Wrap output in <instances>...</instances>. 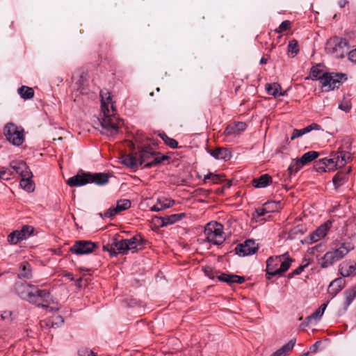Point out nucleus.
<instances>
[{
    "label": "nucleus",
    "instance_id": "obj_1",
    "mask_svg": "<svg viewBox=\"0 0 356 356\" xmlns=\"http://www.w3.org/2000/svg\"><path fill=\"white\" fill-rule=\"evenodd\" d=\"M323 63L314 65L309 72V75L305 77V80L319 81L323 92H329L338 89L348 79V76L342 72H323L319 67H323Z\"/></svg>",
    "mask_w": 356,
    "mask_h": 356
},
{
    "label": "nucleus",
    "instance_id": "obj_2",
    "mask_svg": "<svg viewBox=\"0 0 356 356\" xmlns=\"http://www.w3.org/2000/svg\"><path fill=\"white\" fill-rule=\"evenodd\" d=\"M110 177L106 172H91L80 169L75 175L68 179L67 184L70 187H80L88 184L104 186L109 182Z\"/></svg>",
    "mask_w": 356,
    "mask_h": 356
},
{
    "label": "nucleus",
    "instance_id": "obj_3",
    "mask_svg": "<svg viewBox=\"0 0 356 356\" xmlns=\"http://www.w3.org/2000/svg\"><path fill=\"white\" fill-rule=\"evenodd\" d=\"M349 49L350 44L347 39L334 36L327 41L325 51L327 54H332L338 58H343L348 53Z\"/></svg>",
    "mask_w": 356,
    "mask_h": 356
},
{
    "label": "nucleus",
    "instance_id": "obj_4",
    "mask_svg": "<svg viewBox=\"0 0 356 356\" xmlns=\"http://www.w3.org/2000/svg\"><path fill=\"white\" fill-rule=\"evenodd\" d=\"M102 97V110L104 112V118H98V124L102 127L104 131H101L102 134H106L108 136H114L119 132V127L118 124L114 123L109 118V110L108 105L104 102L103 92H100Z\"/></svg>",
    "mask_w": 356,
    "mask_h": 356
},
{
    "label": "nucleus",
    "instance_id": "obj_5",
    "mask_svg": "<svg viewBox=\"0 0 356 356\" xmlns=\"http://www.w3.org/2000/svg\"><path fill=\"white\" fill-rule=\"evenodd\" d=\"M28 302L39 308L49 307V304L54 303L50 291L47 289H40L35 285H33L31 289Z\"/></svg>",
    "mask_w": 356,
    "mask_h": 356
},
{
    "label": "nucleus",
    "instance_id": "obj_6",
    "mask_svg": "<svg viewBox=\"0 0 356 356\" xmlns=\"http://www.w3.org/2000/svg\"><path fill=\"white\" fill-rule=\"evenodd\" d=\"M3 134L6 140L15 146H20L24 141L23 128L13 122H8L4 126Z\"/></svg>",
    "mask_w": 356,
    "mask_h": 356
},
{
    "label": "nucleus",
    "instance_id": "obj_7",
    "mask_svg": "<svg viewBox=\"0 0 356 356\" xmlns=\"http://www.w3.org/2000/svg\"><path fill=\"white\" fill-rule=\"evenodd\" d=\"M222 229V225L219 222L207 223L204 227V234L207 236V241L216 245L222 244L225 241Z\"/></svg>",
    "mask_w": 356,
    "mask_h": 356
},
{
    "label": "nucleus",
    "instance_id": "obj_8",
    "mask_svg": "<svg viewBox=\"0 0 356 356\" xmlns=\"http://www.w3.org/2000/svg\"><path fill=\"white\" fill-rule=\"evenodd\" d=\"M99 248V244L88 240H78L69 249L72 254L85 255L95 252Z\"/></svg>",
    "mask_w": 356,
    "mask_h": 356
},
{
    "label": "nucleus",
    "instance_id": "obj_9",
    "mask_svg": "<svg viewBox=\"0 0 356 356\" xmlns=\"http://www.w3.org/2000/svg\"><path fill=\"white\" fill-rule=\"evenodd\" d=\"M332 225V222L330 220L325 221L316 230L312 232L308 236L300 241L302 244L310 245L318 241L321 238L327 235Z\"/></svg>",
    "mask_w": 356,
    "mask_h": 356
},
{
    "label": "nucleus",
    "instance_id": "obj_10",
    "mask_svg": "<svg viewBox=\"0 0 356 356\" xmlns=\"http://www.w3.org/2000/svg\"><path fill=\"white\" fill-rule=\"evenodd\" d=\"M258 244L253 239H246L243 243H238L234 248L235 254L239 257L252 255L257 252Z\"/></svg>",
    "mask_w": 356,
    "mask_h": 356
},
{
    "label": "nucleus",
    "instance_id": "obj_11",
    "mask_svg": "<svg viewBox=\"0 0 356 356\" xmlns=\"http://www.w3.org/2000/svg\"><path fill=\"white\" fill-rule=\"evenodd\" d=\"M319 155V152L312 150L303 154L300 158L293 159V162H295L296 165L295 172H298L302 166L306 165L316 159Z\"/></svg>",
    "mask_w": 356,
    "mask_h": 356
},
{
    "label": "nucleus",
    "instance_id": "obj_12",
    "mask_svg": "<svg viewBox=\"0 0 356 356\" xmlns=\"http://www.w3.org/2000/svg\"><path fill=\"white\" fill-rule=\"evenodd\" d=\"M33 284L26 282H17L14 285V289L16 294L22 300L29 301L31 289Z\"/></svg>",
    "mask_w": 356,
    "mask_h": 356
},
{
    "label": "nucleus",
    "instance_id": "obj_13",
    "mask_svg": "<svg viewBox=\"0 0 356 356\" xmlns=\"http://www.w3.org/2000/svg\"><path fill=\"white\" fill-rule=\"evenodd\" d=\"M186 216V213H180L172 214L168 216H156L154 218L160 222L159 226L161 227H168V225H173L177 222L180 221L183 218H184Z\"/></svg>",
    "mask_w": 356,
    "mask_h": 356
},
{
    "label": "nucleus",
    "instance_id": "obj_14",
    "mask_svg": "<svg viewBox=\"0 0 356 356\" xmlns=\"http://www.w3.org/2000/svg\"><path fill=\"white\" fill-rule=\"evenodd\" d=\"M121 159V163L131 169L132 172H136L138 167L140 165L138 164L139 161L136 152L124 154L122 156Z\"/></svg>",
    "mask_w": 356,
    "mask_h": 356
},
{
    "label": "nucleus",
    "instance_id": "obj_15",
    "mask_svg": "<svg viewBox=\"0 0 356 356\" xmlns=\"http://www.w3.org/2000/svg\"><path fill=\"white\" fill-rule=\"evenodd\" d=\"M266 263V268L265 271L266 280H270L273 277H279V273H277L275 271H278V266L280 261L275 257L271 256L268 258Z\"/></svg>",
    "mask_w": 356,
    "mask_h": 356
},
{
    "label": "nucleus",
    "instance_id": "obj_16",
    "mask_svg": "<svg viewBox=\"0 0 356 356\" xmlns=\"http://www.w3.org/2000/svg\"><path fill=\"white\" fill-rule=\"evenodd\" d=\"M207 152L217 160H224L225 161H227L230 160L232 158L231 152L225 147H218L215 149L207 148Z\"/></svg>",
    "mask_w": 356,
    "mask_h": 356
},
{
    "label": "nucleus",
    "instance_id": "obj_17",
    "mask_svg": "<svg viewBox=\"0 0 356 356\" xmlns=\"http://www.w3.org/2000/svg\"><path fill=\"white\" fill-rule=\"evenodd\" d=\"M155 152L154 150L149 146L147 145L145 147H138L136 154H138V161L140 165L145 163V162L149 159L154 157V153Z\"/></svg>",
    "mask_w": 356,
    "mask_h": 356
},
{
    "label": "nucleus",
    "instance_id": "obj_18",
    "mask_svg": "<svg viewBox=\"0 0 356 356\" xmlns=\"http://www.w3.org/2000/svg\"><path fill=\"white\" fill-rule=\"evenodd\" d=\"M351 170V167H349L348 170H340L334 175L332 183L335 189H338L348 181V175Z\"/></svg>",
    "mask_w": 356,
    "mask_h": 356
},
{
    "label": "nucleus",
    "instance_id": "obj_19",
    "mask_svg": "<svg viewBox=\"0 0 356 356\" xmlns=\"http://www.w3.org/2000/svg\"><path fill=\"white\" fill-rule=\"evenodd\" d=\"M152 160L144 164V168L149 169L153 167L159 166L164 163L165 161L170 159L169 156L164 155L161 152L155 151Z\"/></svg>",
    "mask_w": 356,
    "mask_h": 356
},
{
    "label": "nucleus",
    "instance_id": "obj_20",
    "mask_svg": "<svg viewBox=\"0 0 356 356\" xmlns=\"http://www.w3.org/2000/svg\"><path fill=\"white\" fill-rule=\"evenodd\" d=\"M247 128V124L243 122H235L233 124L227 126L224 131V134L227 136L235 134H239L245 131Z\"/></svg>",
    "mask_w": 356,
    "mask_h": 356
},
{
    "label": "nucleus",
    "instance_id": "obj_21",
    "mask_svg": "<svg viewBox=\"0 0 356 356\" xmlns=\"http://www.w3.org/2000/svg\"><path fill=\"white\" fill-rule=\"evenodd\" d=\"M356 270V262L354 261H345L339 264V272L342 277L351 275Z\"/></svg>",
    "mask_w": 356,
    "mask_h": 356
},
{
    "label": "nucleus",
    "instance_id": "obj_22",
    "mask_svg": "<svg viewBox=\"0 0 356 356\" xmlns=\"http://www.w3.org/2000/svg\"><path fill=\"white\" fill-rule=\"evenodd\" d=\"M26 175H24L21 177L19 185L24 191L28 193L33 192L35 190V183L32 180L33 173L32 172H28Z\"/></svg>",
    "mask_w": 356,
    "mask_h": 356
},
{
    "label": "nucleus",
    "instance_id": "obj_23",
    "mask_svg": "<svg viewBox=\"0 0 356 356\" xmlns=\"http://www.w3.org/2000/svg\"><path fill=\"white\" fill-rule=\"evenodd\" d=\"M10 167L15 171L16 173L23 177L24 175L28 174V172H31L26 163L24 161H12L10 163Z\"/></svg>",
    "mask_w": 356,
    "mask_h": 356
},
{
    "label": "nucleus",
    "instance_id": "obj_24",
    "mask_svg": "<svg viewBox=\"0 0 356 356\" xmlns=\"http://www.w3.org/2000/svg\"><path fill=\"white\" fill-rule=\"evenodd\" d=\"M17 277L24 280H31L33 277L32 268L27 261H24L19 264Z\"/></svg>",
    "mask_w": 356,
    "mask_h": 356
},
{
    "label": "nucleus",
    "instance_id": "obj_25",
    "mask_svg": "<svg viewBox=\"0 0 356 356\" xmlns=\"http://www.w3.org/2000/svg\"><path fill=\"white\" fill-rule=\"evenodd\" d=\"M266 92L275 98L286 95V91H281V86L278 83H266L265 86Z\"/></svg>",
    "mask_w": 356,
    "mask_h": 356
},
{
    "label": "nucleus",
    "instance_id": "obj_26",
    "mask_svg": "<svg viewBox=\"0 0 356 356\" xmlns=\"http://www.w3.org/2000/svg\"><path fill=\"white\" fill-rule=\"evenodd\" d=\"M346 285V281L342 277H338L333 280L329 285V293L335 296L339 291H341Z\"/></svg>",
    "mask_w": 356,
    "mask_h": 356
},
{
    "label": "nucleus",
    "instance_id": "obj_27",
    "mask_svg": "<svg viewBox=\"0 0 356 356\" xmlns=\"http://www.w3.org/2000/svg\"><path fill=\"white\" fill-rule=\"evenodd\" d=\"M337 261L339 260L336 259L332 251H329L327 252L323 257L318 259V264L322 268H327L329 266H332Z\"/></svg>",
    "mask_w": 356,
    "mask_h": 356
},
{
    "label": "nucleus",
    "instance_id": "obj_28",
    "mask_svg": "<svg viewBox=\"0 0 356 356\" xmlns=\"http://www.w3.org/2000/svg\"><path fill=\"white\" fill-rule=\"evenodd\" d=\"M272 180L271 176L268 174H264L257 178H254L252 181V184L255 188H265L272 183Z\"/></svg>",
    "mask_w": 356,
    "mask_h": 356
},
{
    "label": "nucleus",
    "instance_id": "obj_29",
    "mask_svg": "<svg viewBox=\"0 0 356 356\" xmlns=\"http://www.w3.org/2000/svg\"><path fill=\"white\" fill-rule=\"evenodd\" d=\"M119 234H115L111 240V246L118 250V252L122 254H127V248H125L124 243V238L119 239Z\"/></svg>",
    "mask_w": 356,
    "mask_h": 356
},
{
    "label": "nucleus",
    "instance_id": "obj_30",
    "mask_svg": "<svg viewBox=\"0 0 356 356\" xmlns=\"http://www.w3.org/2000/svg\"><path fill=\"white\" fill-rule=\"evenodd\" d=\"M296 342V339H291L288 343L284 344L282 348L271 354L270 356H286V353L291 351Z\"/></svg>",
    "mask_w": 356,
    "mask_h": 356
},
{
    "label": "nucleus",
    "instance_id": "obj_31",
    "mask_svg": "<svg viewBox=\"0 0 356 356\" xmlns=\"http://www.w3.org/2000/svg\"><path fill=\"white\" fill-rule=\"evenodd\" d=\"M344 296L346 298L344 308L347 309L356 297V285L344 291Z\"/></svg>",
    "mask_w": 356,
    "mask_h": 356
},
{
    "label": "nucleus",
    "instance_id": "obj_32",
    "mask_svg": "<svg viewBox=\"0 0 356 356\" xmlns=\"http://www.w3.org/2000/svg\"><path fill=\"white\" fill-rule=\"evenodd\" d=\"M18 94L24 99H31L34 96V90L32 88L22 86L17 90Z\"/></svg>",
    "mask_w": 356,
    "mask_h": 356
},
{
    "label": "nucleus",
    "instance_id": "obj_33",
    "mask_svg": "<svg viewBox=\"0 0 356 356\" xmlns=\"http://www.w3.org/2000/svg\"><path fill=\"white\" fill-rule=\"evenodd\" d=\"M225 175L223 174H215L213 172H209L207 175H204V182H206L207 180L211 179L213 184H219L224 181Z\"/></svg>",
    "mask_w": 356,
    "mask_h": 356
},
{
    "label": "nucleus",
    "instance_id": "obj_34",
    "mask_svg": "<svg viewBox=\"0 0 356 356\" xmlns=\"http://www.w3.org/2000/svg\"><path fill=\"white\" fill-rule=\"evenodd\" d=\"M294 261L293 259H287L286 261H282L280 263V268H278V271H275L277 273H279V277H284L285 275V273L289 269L291 263Z\"/></svg>",
    "mask_w": 356,
    "mask_h": 356
},
{
    "label": "nucleus",
    "instance_id": "obj_35",
    "mask_svg": "<svg viewBox=\"0 0 356 356\" xmlns=\"http://www.w3.org/2000/svg\"><path fill=\"white\" fill-rule=\"evenodd\" d=\"M35 229L33 226L25 225H23L21 229L18 230L19 235L22 237V241L27 239L30 236L33 235Z\"/></svg>",
    "mask_w": 356,
    "mask_h": 356
},
{
    "label": "nucleus",
    "instance_id": "obj_36",
    "mask_svg": "<svg viewBox=\"0 0 356 356\" xmlns=\"http://www.w3.org/2000/svg\"><path fill=\"white\" fill-rule=\"evenodd\" d=\"M124 243L125 248H127V254L129 250H132V252H134L135 251L134 250L137 248V237H136L135 235L129 239H124Z\"/></svg>",
    "mask_w": 356,
    "mask_h": 356
},
{
    "label": "nucleus",
    "instance_id": "obj_37",
    "mask_svg": "<svg viewBox=\"0 0 356 356\" xmlns=\"http://www.w3.org/2000/svg\"><path fill=\"white\" fill-rule=\"evenodd\" d=\"M131 207V202L127 199H121L117 201L116 206L115 207L118 213L122 211L127 210Z\"/></svg>",
    "mask_w": 356,
    "mask_h": 356
},
{
    "label": "nucleus",
    "instance_id": "obj_38",
    "mask_svg": "<svg viewBox=\"0 0 356 356\" xmlns=\"http://www.w3.org/2000/svg\"><path fill=\"white\" fill-rule=\"evenodd\" d=\"M202 271L211 280H214L216 277L217 278L218 274H220V270H217L213 267L210 266H205L202 267Z\"/></svg>",
    "mask_w": 356,
    "mask_h": 356
},
{
    "label": "nucleus",
    "instance_id": "obj_39",
    "mask_svg": "<svg viewBox=\"0 0 356 356\" xmlns=\"http://www.w3.org/2000/svg\"><path fill=\"white\" fill-rule=\"evenodd\" d=\"M232 276H234V274L232 273H220V274L217 276V279L220 282H225L228 285L232 286L234 280Z\"/></svg>",
    "mask_w": 356,
    "mask_h": 356
},
{
    "label": "nucleus",
    "instance_id": "obj_40",
    "mask_svg": "<svg viewBox=\"0 0 356 356\" xmlns=\"http://www.w3.org/2000/svg\"><path fill=\"white\" fill-rule=\"evenodd\" d=\"M353 140L350 136H345L341 140V145L339 150H346L350 152L352 149Z\"/></svg>",
    "mask_w": 356,
    "mask_h": 356
},
{
    "label": "nucleus",
    "instance_id": "obj_41",
    "mask_svg": "<svg viewBox=\"0 0 356 356\" xmlns=\"http://www.w3.org/2000/svg\"><path fill=\"white\" fill-rule=\"evenodd\" d=\"M339 153H340L341 157L339 168H342L347 163L348 160L350 159L352 156L350 152L346 150H339Z\"/></svg>",
    "mask_w": 356,
    "mask_h": 356
},
{
    "label": "nucleus",
    "instance_id": "obj_42",
    "mask_svg": "<svg viewBox=\"0 0 356 356\" xmlns=\"http://www.w3.org/2000/svg\"><path fill=\"white\" fill-rule=\"evenodd\" d=\"M64 322V318L60 315H58L53 318L52 320H49L47 323V325L51 327H58L61 326Z\"/></svg>",
    "mask_w": 356,
    "mask_h": 356
},
{
    "label": "nucleus",
    "instance_id": "obj_43",
    "mask_svg": "<svg viewBox=\"0 0 356 356\" xmlns=\"http://www.w3.org/2000/svg\"><path fill=\"white\" fill-rule=\"evenodd\" d=\"M329 303V301L327 302L323 303L317 309H316L312 314V317L314 319H320L323 315L325 310Z\"/></svg>",
    "mask_w": 356,
    "mask_h": 356
},
{
    "label": "nucleus",
    "instance_id": "obj_44",
    "mask_svg": "<svg viewBox=\"0 0 356 356\" xmlns=\"http://www.w3.org/2000/svg\"><path fill=\"white\" fill-rule=\"evenodd\" d=\"M22 237L19 235V232L17 230H15L12 232L8 236V241L10 244H17L19 242L22 241Z\"/></svg>",
    "mask_w": 356,
    "mask_h": 356
},
{
    "label": "nucleus",
    "instance_id": "obj_45",
    "mask_svg": "<svg viewBox=\"0 0 356 356\" xmlns=\"http://www.w3.org/2000/svg\"><path fill=\"white\" fill-rule=\"evenodd\" d=\"M327 168V165L323 161V159H319L314 162L313 165L314 170L318 172H325Z\"/></svg>",
    "mask_w": 356,
    "mask_h": 356
},
{
    "label": "nucleus",
    "instance_id": "obj_46",
    "mask_svg": "<svg viewBox=\"0 0 356 356\" xmlns=\"http://www.w3.org/2000/svg\"><path fill=\"white\" fill-rule=\"evenodd\" d=\"M288 51L293 54V57L299 52L298 42L296 40L293 39L289 42Z\"/></svg>",
    "mask_w": 356,
    "mask_h": 356
},
{
    "label": "nucleus",
    "instance_id": "obj_47",
    "mask_svg": "<svg viewBox=\"0 0 356 356\" xmlns=\"http://www.w3.org/2000/svg\"><path fill=\"white\" fill-rule=\"evenodd\" d=\"M175 200L165 198L164 200L159 198L157 204L162 207L163 210L172 207L175 204Z\"/></svg>",
    "mask_w": 356,
    "mask_h": 356
},
{
    "label": "nucleus",
    "instance_id": "obj_48",
    "mask_svg": "<svg viewBox=\"0 0 356 356\" xmlns=\"http://www.w3.org/2000/svg\"><path fill=\"white\" fill-rule=\"evenodd\" d=\"M323 161L327 165V168H328V171H334L337 169V161H334V159L323 158Z\"/></svg>",
    "mask_w": 356,
    "mask_h": 356
},
{
    "label": "nucleus",
    "instance_id": "obj_49",
    "mask_svg": "<svg viewBox=\"0 0 356 356\" xmlns=\"http://www.w3.org/2000/svg\"><path fill=\"white\" fill-rule=\"evenodd\" d=\"M268 213H269V210L266 208V207L264 206V207L255 209L254 213H253V217L254 218H258L265 216Z\"/></svg>",
    "mask_w": 356,
    "mask_h": 356
},
{
    "label": "nucleus",
    "instance_id": "obj_50",
    "mask_svg": "<svg viewBox=\"0 0 356 356\" xmlns=\"http://www.w3.org/2000/svg\"><path fill=\"white\" fill-rule=\"evenodd\" d=\"M86 81V78L84 76V74H82L80 75L79 80L75 83L77 90H80L81 93L83 92V90L85 89L84 84Z\"/></svg>",
    "mask_w": 356,
    "mask_h": 356
},
{
    "label": "nucleus",
    "instance_id": "obj_51",
    "mask_svg": "<svg viewBox=\"0 0 356 356\" xmlns=\"http://www.w3.org/2000/svg\"><path fill=\"white\" fill-rule=\"evenodd\" d=\"M291 25V22L289 20H284L280 24L278 29H275V31L277 33H280L282 31H287L288 29H290Z\"/></svg>",
    "mask_w": 356,
    "mask_h": 356
},
{
    "label": "nucleus",
    "instance_id": "obj_52",
    "mask_svg": "<svg viewBox=\"0 0 356 356\" xmlns=\"http://www.w3.org/2000/svg\"><path fill=\"white\" fill-rule=\"evenodd\" d=\"M103 250L105 252H108L110 257H116L118 254L115 248L111 246V241L107 245H103Z\"/></svg>",
    "mask_w": 356,
    "mask_h": 356
},
{
    "label": "nucleus",
    "instance_id": "obj_53",
    "mask_svg": "<svg viewBox=\"0 0 356 356\" xmlns=\"http://www.w3.org/2000/svg\"><path fill=\"white\" fill-rule=\"evenodd\" d=\"M339 248H341L343 252L348 253L355 248V245L351 242L341 243Z\"/></svg>",
    "mask_w": 356,
    "mask_h": 356
},
{
    "label": "nucleus",
    "instance_id": "obj_54",
    "mask_svg": "<svg viewBox=\"0 0 356 356\" xmlns=\"http://www.w3.org/2000/svg\"><path fill=\"white\" fill-rule=\"evenodd\" d=\"M164 143L172 149H179L181 147L178 145V142L175 139L170 137Z\"/></svg>",
    "mask_w": 356,
    "mask_h": 356
},
{
    "label": "nucleus",
    "instance_id": "obj_55",
    "mask_svg": "<svg viewBox=\"0 0 356 356\" xmlns=\"http://www.w3.org/2000/svg\"><path fill=\"white\" fill-rule=\"evenodd\" d=\"M280 203V202H275V201H268L264 204V207H266V208L269 210V212H273L277 210V204Z\"/></svg>",
    "mask_w": 356,
    "mask_h": 356
},
{
    "label": "nucleus",
    "instance_id": "obj_56",
    "mask_svg": "<svg viewBox=\"0 0 356 356\" xmlns=\"http://www.w3.org/2000/svg\"><path fill=\"white\" fill-rule=\"evenodd\" d=\"M333 254L335 255L336 259L338 260L341 259L343 258L344 256H346L348 253L346 252H343V250L341 249V248H338L335 249L334 251H332Z\"/></svg>",
    "mask_w": 356,
    "mask_h": 356
},
{
    "label": "nucleus",
    "instance_id": "obj_57",
    "mask_svg": "<svg viewBox=\"0 0 356 356\" xmlns=\"http://www.w3.org/2000/svg\"><path fill=\"white\" fill-rule=\"evenodd\" d=\"M116 214H118V212L115 207H110L108 209H107L104 213V218H113Z\"/></svg>",
    "mask_w": 356,
    "mask_h": 356
},
{
    "label": "nucleus",
    "instance_id": "obj_58",
    "mask_svg": "<svg viewBox=\"0 0 356 356\" xmlns=\"http://www.w3.org/2000/svg\"><path fill=\"white\" fill-rule=\"evenodd\" d=\"M338 108L345 112H349L351 109V104L348 102H341Z\"/></svg>",
    "mask_w": 356,
    "mask_h": 356
},
{
    "label": "nucleus",
    "instance_id": "obj_59",
    "mask_svg": "<svg viewBox=\"0 0 356 356\" xmlns=\"http://www.w3.org/2000/svg\"><path fill=\"white\" fill-rule=\"evenodd\" d=\"M0 172L4 173V175L2 176V178H1V180H9L11 179L12 176L13 175V172L6 170L5 168H3L0 170Z\"/></svg>",
    "mask_w": 356,
    "mask_h": 356
},
{
    "label": "nucleus",
    "instance_id": "obj_60",
    "mask_svg": "<svg viewBox=\"0 0 356 356\" xmlns=\"http://www.w3.org/2000/svg\"><path fill=\"white\" fill-rule=\"evenodd\" d=\"M136 237H137L138 240L137 246L144 247L147 244L148 241L145 239L140 234H136Z\"/></svg>",
    "mask_w": 356,
    "mask_h": 356
},
{
    "label": "nucleus",
    "instance_id": "obj_61",
    "mask_svg": "<svg viewBox=\"0 0 356 356\" xmlns=\"http://www.w3.org/2000/svg\"><path fill=\"white\" fill-rule=\"evenodd\" d=\"M211 192H212L211 190H207V189L202 188H197L196 190V193H197V195H202L204 197H208L209 196V195L211 193Z\"/></svg>",
    "mask_w": 356,
    "mask_h": 356
},
{
    "label": "nucleus",
    "instance_id": "obj_62",
    "mask_svg": "<svg viewBox=\"0 0 356 356\" xmlns=\"http://www.w3.org/2000/svg\"><path fill=\"white\" fill-rule=\"evenodd\" d=\"M305 229H303L302 227L300 226H296V227H294L291 232H290V235H297V234H305Z\"/></svg>",
    "mask_w": 356,
    "mask_h": 356
},
{
    "label": "nucleus",
    "instance_id": "obj_63",
    "mask_svg": "<svg viewBox=\"0 0 356 356\" xmlns=\"http://www.w3.org/2000/svg\"><path fill=\"white\" fill-rule=\"evenodd\" d=\"M310 262L309 261H307V262L305 264L299 266L297 268H296L293 271V274L296 275H300L302 272L309 265Z\"/></svg>",
    "mask_w": 356,
    "mask_h": 356
},
{
    "label": "nucleus",
    "instance_id": "obj_64",
    "mask_svg": "<svg viewBox=\"0 0 356 356\" xmlns=\"http://www.w3.org/2000/svg\"><path fill=\"white\" fill-rule=\"evenodd\" d=\"M348 60L352 63H356V48L351 51H349L348 53Z\"/></svg>",
    "mask_w": 356,
    "mask_h": 356
}]
</instances>
